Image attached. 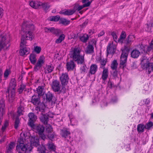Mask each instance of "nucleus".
I'll list each match as a JSON object with an SVG mask.
<instances>
[{"label":"nucleus","instance_id":"f257e3e1","mask_svg":"<svg viewBox=\"0 0 153 153\" xmlns=\"http://www.w3.org/2000/svg\"><path fill=\"white\" fill-rule=\"evenodd\" d=\"M82 51L79 47L72 48L70 52V57L73 60L77 62L78 64H82L80 68L81 73H84L87 71V67L84 64V55L82 53Z\"/></svg>","mask_w":153,"mask_h":153},{"label":"nucleus","instance_id":"f03ea898","mask_svg":"<svg viewBox=\"0 0 153 153\" xmlns=\"http://www.w3.org/2000/svg\"><path fill=\"white\" fill-rule=\"evenodd\" d=\"M34 29V25L30 22L24 21L22 25V30L26 34V35H22L21 39L20 47L23 48L27 46L26 40L31 41L34 39V36L31 31Z\"/></svg>","mask_w":153,"mask_h":153},{"label":"nucleus","instance_id":"7ed1b4c3","mask_svg":"<svg viewBox=\"0 0 153 153\" xmlns=\"http://www.w3.org/2000/svg\"><path fill=\"white\" fill-rule=\"evenodd\" d=\"M26 136L23 132L20 134V137L18 140L19 144L16 146V149L19 153H29L32 148L30 145H25L23 143L24 140H25Z\"/></svg>","mask_w":153,"mask_h":153},{"label":"nucleus","instance_id":"20e7f679","mask_svg":"<svg viewBox=\"0 0 153 153\" xmlns=\"http://www.w3.org/2000/svg\"><path fill=\"white\" fill-rule=\"evenodd\" d=\"M15 79H11L9 87L6 92V97L10 102H12L15 99V87L16 86Z\"/></svg>","mask_w":153,"mask_h":153},{"label":"nucleus","instance_id":"39448f33","mask_svg":"<svg viewBox=\"0 0 153 153\" xmlns=\"http://www.w3.org/2000/svg\"><path fill=\"white\" fill-rule=\"evenodd\" d=\"M10 40V36L8 34L6 35L0 31V51L2 49H7L9 47Z\"/></svg>","mask_w":153,"mask_h":153},{"label":"nucleus","instance_id":"423d86ee","mask_svg":"<svg viewBox=\"0 0 153 153\" xmlns=\"http://www.w3.org/2000/svg\"><path fill=\"white\" fill-rule=\"evenodd\" d=\"M30 102L34 105H37L35 110L38 112L40 111L43 112L45 108V105L44 103L41 102L39 96L36 95H34L32 96Z\"/></svg>","mask_w":153,"mask_h":153},{"label":"nucleus","instance_id":"0eeeda50","mask_svg":"<svg viewBox=\"0 0 153 153\" xmlns=\"http://www.w3.org/2000/svg\"><path fill=\"white\" fill-rule=\"evenodd\" d=\"M141 62L142 63H143V68L145 69L148 74L153 71V63L149 62V59L146 57L142 58L141 59Z\"/></svg>","mask_w":153,"mask_h":153},{"label":"nucleus","instance_id":"6e6552de","mask_svg":"<svg viewBox=\"0 0 153 153\" xmlns=\"http://www.w3.org/2000/svg\"><path fill=\"white\" fill-rule=\"evenodd\" d=\"M128 49H124L122 51V53L120 56V67L123 69L126 66L128 55Z\"/></svg>","mask_w":153,"mask_h":153},{"label":"nucleus","instance_id":"1a4fd4ad","mask_svg":"<svg viewBox=\"0 0 153 153\" xmlns=\"http://www.w3.org/2000/svg\"><path fill=\"white\" fill-rule=\"evenodd\" d=\"M52 88L55 92H59L60 93L62 92V90L65 92V88L62 86V89H61V86L59 82L57 80H55L53 81L51 85Z\"/></svg>","mask_w":153,"mask_h":153},{"label":"nucleus","instance_id":"9d476101","mask_svg":"<svg viewBox=\"0 0 153 153\" xmlns=\"http://www.w3.org/2000/svg\"><path fill=\"white\" fill-rule=\"evenodd\" d=\"M137 47L142 53L143 52L145 53L147 51H149L153 49V40L151 41L149 46L139 44Z\"/></svg>","mask_w":153,"mask_h":153},{"label":"nucleus","instance_id":"9b49d317","mask_svg":"<svg viewBox=\"0 0 153 153\" xmlns=\"http://www.w3.org/2000/svg\"><path fill=\"white\" fill-rule=\"evenodd\" d=\"M33 128L35 131L38 133L40 137L42 138L44 140L46 138V136L43 133L44 131V127L41 125H35L32 127Z\"/></svg>","mask_w":153,"mask_h":153},{"label":"nucleus","instance_id":"f8f14e48","mask_svg":"<svg viewBox=\"0 0 153 153\" xmlns=\"http://www.w3.org/2000/svg\"><path fill=\"white\" fill-rule=\"evenodd\" d=\"M44 30L45 32H51L56 36H59L61 33V30L59 29H55L53 27H45Z\"/></svg>","mask_w":153,"mask_h":153},{"label":"nucleus","instance_id":"ddd939ff","mask_svg":"<svg viewBox=\"0 0 153 153\" xmlns=\"http://www.w3.org/2000/svg\"><path fill=\"white\" fill-rule=\"evenodd\" d=\"M28 116L29 118V122L28 123V125L31 127H33L34 125V123L36 120V116L32 113H29Z\"/></svg>","mask_w":153,"mask_h":153},{"label":"nucleus","instance_id":"4468645a","mask_svg":"<svg viewBox=\"0 0 153 153\" xmlns=\"http://www.w3.org/2000/svg\"><path fill=\"white\" fill-rule=\"evenodd\" d=\"M116 47L115 45L113 43H109L107 47V55L109 54L113 55L115 52V50Z\"/></svg>","mask_w":153,"mask_h":153},{"label":"nucleus","instance_id":"2eb2a0df","mask_svg":"<svg viewBox=\"0 0 153 153\" xmlns=\"http://www.w3.org/2000/svg\"><path fill=\"white\" fill-rule=\"evenodd\" d=\"M44 57L43 56H41L38 59V61L34 67V70L36 71L38 70L42 66L44 63Z\"/></svg>","mask_w":153,"mask_h":153},{"label":"nucleus","instance_id":"dca6fc26","mask_svg":"<svg viewBox=\"0 0 153 153\" xmlns=\"http://www.w3.org/2000/svg\"><path fill=\"white\" fill-rule=\"evenodd\" d=\"M60 80L62 85L67 84L68 81V76L67 73H62L60 77Z\"/></svg>","mask_w":153,"mask_h":153},{"label":"nucleus","instance_id":"f3484780","mask_svg":"<svg viewBox=\"0 0 153 153\" xmlns=\"http://www.w3.org/2000/svg\"><path fill=\"white\" fill-rule=\"evenodd\" d=\"M30 6L35 9H39L41 8L42 2L37 1H32L29 3Z\"/></svg>","mask_w":153,"mask_h":153},{"label":"nucleus","instance_id":"a211bd4d","mask_svg":"<svg viewBox=\"0 0 153 153\" xmlns=\"http://www.w3.org/2000/svg\"><path fill=\"white\" fill-rule=\"evenodd\" d=\"M66 66V68L68 71L73 70L74 68L75 67V65L74 62L72 60L67 62Z\"/></svg>","mask_w":153,"mask_h":153},{"label":"nucleus","instance_id":"6ab92c4d","mask_svg":"<svg viewBox=\"0 0 153 153\" xmlns=\"http://www.w3.org/2000/svg\"><path fill=\"white\" fill-rule=\"evenodd\" d=\"M26 145H30L32 148V146L36 147L39 145V139L37 137H32L31 139L30 144Z\"/></svg>","mask_w":153,"mask_h":153},{"label":"nucleus","instance_id":"aec40b11","mask_svg":"<svg viewBox=\"0 0 153 153\" xmlns=\"http://www.w3.org/2000/svg\"><path fill=\"white\" fill-rule=\"evenodd\" d=\"M98 69L97 65L95 64H92L90 66V70L88 72L89 74H94Z\"/></svg>","mask_w":153,"mask_h":153},{"label":"nucleus","instance_id":"412c9836","mask_svg":"<svg viewBox=\"0 0 153 153\" xmlns=\"http://www.w3.org/2000/svg\"><path fill=\"white\" fill-rule=\"evenodd\" d=\"M89 3H88L86 4H83L82 5L80 6L78 4H76L74 5L73 10L75 13L76 11H79L84 7L89 6Z\"/></svg>","mask_w":153,"mask_h":153},{"label":"nucleus","instance_id":"4be33fe9","mask_svg":"<svg viewBox=\"0 0 153 153\" xmlns=\"http://www.w3.org/2000/svg\"><path fill=\"white\" fill-rule=\"evenodd\" d=\"M102 73L101 78L104 81L106 80L108 77V68H104Z\"/></svg>","mask_w":153,"mask_h":153},{"label":"nucleus","instance_id":"5701e85b","mask_svg":"<svg viewBox=\"0 0 153 153\" xmlns=\"http://www.w3.org/2000/svg\"><path fill=\"white\" fill-rule=\"evenodd\" d=\"M54 67L52 65H46L44 68V72L45 74L51 73L53 70Z\"/></svg>","mask_w":153,"mask_h":153},{"label":"nucleus","instance_id":"b1692460","mask_svg":"<svg viewBox=\"0 0 153 153\" xmlns=\"http://www.w3.org/2000/svg\"><path fill=\"white\" fill-rule=\"evenodd\" d=\"M24 109L23 104L22 103H20L19 106L17 108V117H19L21 115L23 114V112H24Z\"/></svg>","mask_w":153,"mask_h":153},{"label":"nucleus","instance_id":"393cba45","mask_svg":"<svg viewBox=\"0 0 153 153\" xmlns=\"http://www.w3.org/2000/svg\"><path fill=\"white\" fill-rule=\"evenodd\" d=\"M140 54V52L139 50L134 49L131 52V56L133 58H137L139 57Z\"/></svg>","mask_w":153,"mask_h":153},{"label":"nucleus","instance_id":"a878e982","mask_svg":"<svg viewBox=\"0 0 153 153\" xmlns=\"http://www.w3.org/2000/svg\"><path fill=\"white\" fill-rule=\"evenodd\" d=\"M135 39V37L133 35H129L125 41V43L126 44H131Z\"/></svg>","mask_w":153,"mask_h":153},{"label":"nucleus","instance_id":"bb28decb","mask_svg":"<svg viewBox=\"0 0 153 153\" xmlns=\"http://www.w3.org/2000/svg\"><path fill=\"white\" fill-rule=\"evenodd\" d=\"M30 52V49L27 48H23L21 49L20 50V55L21 56H23L25 55L28 54Z\"/></svg>","mask_w":153,"mask_h":153},{"label":"nucleus","instance_id":"cd10ccee","mask_svg":"<svg viewBox=\"0 0 153 153\" xmlns=\"http://www.w3.org/2000/svg\"><path fill=\"white\" fill-rule=\"evenodd\" d=\"M74 13V11L73 10H67L65 11H60L59 12V13L60 14H63L65 15H71L73 14Z\"/></svg>","mask_w":153,"mask_h":153},{"label":"nucleus","instance_id":"c85d7f7f","mask_svg":"<svg viewBox=\"0 0 153 153\" xmlns=\"http://www.w3.org/2000/svg\"><path fill=\"white\" fill-rule=\"evenodd\" d=\"M41 121L45 125L47 124L48 117L47 115L43 114L40 118Z\"/></svg>","mask_w":153,"mask_h":153},{"label":"nucleus","instance_id":"c756f323","mask_svg":"<svg viewBox=\"0 0 153 153\" xmlns=\"http://www.w3.org/2000/svg\"><path fill=\"white\" fill-rule=\"evenodd\" d=\"M15 144L14 142H11L8 146L7 147L6 153H11L12 149L14 147Z\"/></svg>","mask_w":153,"mask_h":153},{"label":"nucleus","instance_id":"7c9ffc66","mask_svg":"<svg viewBox=\"0 0 153 153\" xmlns=\"http://www.w3.org/2000/svg\"><path fill=\"white\" fill-rule=\"evenodd\" d=\"M107 60L106 59L102 58L100 57L99 58V61L101 64L100 68L102 69H103L104 68H105V66L106 65Z\"/></svg>","mask_w":153,"mask_h":153},{"label":"nucleus","instance_id":"2f4dec72","mask_svg":"<svg viewBox=\"0 0 153 153\" xmlns=\"http://www.w3.org/2000/svg\"><path fill=\"white\" fill-rule=\"evenodd\" d=\"M94 48L93 45H88L86 48L85 52L88 54L92 53L94 52Z\"/></svg>","mask_w":153,"mask_h":153},{"label":"nucleus","instance_id":"473e14b6","mask_svg":"<svg viewBox=\"0 0 153 153\" xmlns=\"http://www.w3.org/2000/svg\"><path fill=\"white\" fill-rule=\"evenodd\" d=\"M53 97V94L50 92H48L45 94V95L44 96V97H46V100L47 102H50L51 101Z\"/></svg>","mask_w":153,"mask_h":153},{"label":"nucleus","instance_id":"72a5a7b5","mask_svg":"<svg viewBox=\"0 0 153 153\" xmlns=\"http://www.w3.org/2000/svg\"><path fill=\"white\" fill-rule=\"evenodd\" d=\"M43 86H39L38 87L36 90L37 93L38 94V96H41L43 94Z\"/></svg>","mask_w":153,"mask_h":153},{"label":"nucleus","instance_id":"f704fd0d","mask_svg":"<svg viewBox=\"0 0 153 153\" xmlns=\"http://www.w3.org/2000/svg\"><path fill=\"white\" fill-rule=\"evenodd\" d=\"M70 120L71 124L72 125H75L77 124V121L74 118H72V115L71 114L68 115Z\"/></svg>","mask_w":153,"mask_h":153},{"label":"nucleus","instance_id":"c9c22d12","mask_svg":"<svg viewBox=\"0 0 153 153\" xmlns=\"http://www.w3.org/2000/svg\"><path fill=\"white\" fill-rule=\"evenodd\" d=\"M126 37V33L124 31H122L120 35V38L118 39V41L121 43L123 42L124 39Z\"/></svg>","mask_w":153,"mask_h":153},{"label":"nucleus","instance_id":"e433bc0d","mask_svg":"<svg viewBox=\"0 0 153 153\" xmlns=\"http://www.w3.org/2000/svg\"><path fill=\"white\" fill-rule=\"evenodd\" d=\"M145 126L142 124H139L137 125V130L139 132H142L144 131Z\"/></svg>","mask_w":153,"mask_h":153},{"label":"nucleus","instance_id":"4c0bfd02","mask_svg":"<svg viewBox=\"0 0 153 153\" xmlns=\"http://www.w3.org/2000/svg\"><path fill=\"white\" fill-rule=\"evenodd\" d=\"M29 59L32 64L35 63L36 61V55L33 54H31L29 56Z\"/></svg>","mask_w":153,"mask_h":153},{"label":"nucleus","instance_id":"58836bf2","mask_svg":"<svg viewBox=\"0 0 153 153\" xmlns=\"http://www.w3.org/2000/svg\"><path fill=\"white\" fill-rule=\"evenodd\" d=\"M70 134V133L69 131L65 130H62L61 132V134L62 136L65 138H66Z\"/></svg>","mask_w":153,"mask_h":153},{"label":"nucleus","instance_id":"ea45409f","mask_svg":"<svg viewBox=\"0 0 153 153\" xmlns=\"http://www.w3.org/2000/svg\"><path fill=\"white\" fill-rule=\"evenodd\" d=\"M65 36V35L64 34H61L59 38L56 40L55 43L56 44H59L61 43L64 39Z\"/></svg>","mask_w":153,"mask_h":153},{"label":"nucleus","instance_id":"a19ab883","mask_svg":"<svg viewBox=\"0 0 153 153\" xmlns=\"http://www.w3.org/2000/svg\"><path fill=\"white\" fill-rule=\"evenodd\" d=\"M145 128L148 130H149L153 128V122L151 121H149V122L146 124L145 125Z\"/></svg>","mask_w":153,"mask_h":153},{"label":"nucleus","instance_id":"79ce46f5","mask_svg":"<svg viewBox=\"0 0 153 153\" xmlns=\"http://www.w3.org/2000/svg\"><path fill=\"white\" fill-rule=\"evenodd\" d=\"M37 150L41 153H45L46 149L45 146L42 145L39 146L37 148Z\"/></svg>","mask_w":153,"mask_h":153},{"label":"nucleus","instance_id":"37998d69","mask_svg":"<svg viewBox=\"0 0 153 153\" xmlns=\"http://www.w3.org/2000/svg\"><path fill=\"white\" fill-rule=\"evenodd\" d=\"M59 22L60 24L64 25H67L69 24L70 21L64 18H61L60 19Z\"/></svg>","mask_w":153,"mask_h":153},{"label":"nucleus","instance_id":"c03bdc74","mask_svg":"<svg viewBox=\"0 0 153 153\" xmlns=\"http://www.w3.org/2000/svg\"><path fill=\"white\" fill-rule=\"evenodd\" d=\"M47 145L48 146V149L50 150L53 151H55V146L53 143H48Z\"/></svg>","mask_w":153,"mask_h":153},{"label":"nucleus","instance_id":"a18cd8bd","mask_svg":"<svg viewBox=\"0 0 153 153\" xmlns=\"http://www.w3.org/2000/svg\"><path fill=\"white\" fill-rule=\"evenodd\" d=\"M118 64L116 60H114L111 65V68L113 70H115L117 69Z\"/></svg>","mask_w":153,"mask_h":153},{"label":"nucleus","instance_id":"49530a36","mask_svg":"<svg viewBox=\"0 0 153 153\" xmlns=\"http://www.w3.org/2000/svg\"><path fill=\"white\" fill-rule=\"evenodd\" d=\"M60 17L58 15L56 16H53L50 17V20L51 21L57 22L59 20V21Z\"/></svg>","mask_w":153,"mask_h":153},{"label":"nucleus","instance_id":"de8ad7c7","mask_svg":"<svg viewBox=\"0 0 153 153\" xmlns=\"http://www.w3.org/2000/svg\"><path fill=\"white\" fill-rule=\"evenodd\" d=\"M50 6L49 4L48 3H42V5L41 6V8H42L45 10H48L50 7Z\"/></svg>","mask_w":153,"mask_h":153},{"label":"nucleus","instance_id":"09e8293b","mask_svg":"<svg viewBox=\"0 0 153 153\" xmlns=\"http://www.w3.org/2000/svg\"><path fill=\"white\" fill-rule=\"evenodd\" d=\"M88 39V37L87 34H84L80 37V40L84 42H86Z\"/></svg>","mask_w":153,"mask_h":153},{"label":"nucleus","instance_id":"8fccbe9b","mask_svg":"<svg viewBox=\"0 0 153 153\" xmlns=\"http://www.w3.org/2000/svg\"><path fill=\"white\" fill-rule=\"evenodd\" d=\"M18 117H16L15 120L14 126L15 128L16 129H17L18 128L20 123V121Z\"/></svg>","mask_w":153,"mask_h":153},{"label":"nucleus","instance_id":"3c124183","mask_svg":"<svg viewBox=\"0 0 153 153\" xmlns=\"http://www.w3.org/2000/svg\"><path fill=\"white\" fill-rule=\"evenodd\" d=\"M41 50V48L39 46H36L34 47V51L37 54L39 53Z\"/></svg>","mask_w":153,"mask_h":153},{"label":"nucleus","instance_id":"603ef678","mask_svg":"<svg viewBox=\"0 0 153 153\" xmlns=\"http://www.w3.org/2000/svg\"><path fill=\"white\" fill-rule=\"evenodd\" d=\"M152 26V22H149L147 23L146 24V30L148 32H150L151 30V28Z\"/></svg>","mask_w":153,"mask_h":153},{"label":"nucleus","instance_id":"864d4df0","mask_svg":"<svg viewBox=\"0 0 153 153\" xmlns=\"http://www.w3.org/2000/svg\"><path fill=\"white\" fill-rule=\"evenodd\" d=\"M46 130L48 134L50 133H51V132L53 131V129L51 127V126L49 125H48L46 126Z\"/></svg>","mask_w":153,"mask_h":153},{"label":"nucleus","instance_id":"5fc2aeb1","mask_svg":"<svg viewBox=\"0 0 153 153\" xmlns=\"http://www.w3.org/2000/svg\"><path fill=\"white\" fill-rule=\"evenodd\" d=\"M25 86L23 84L21 85L19 88L18 89V92L19 94L21 93L25 88Z\"/></svg>","mask_w":153,"mask_h":153},{"label":"nucleus","instance_id":"6e6d98bb","mask_svg":"<svg viewBox=\"0 0 153 153\" xmlns=\"http://www.w3.org/2000/svg\"><path fill=\"white\" fill-rule=\"evenodd\" d=\"M8 122L7 120L5 121L3 125L2 126L1 130L4 131L6 129L7 126H8Z\"/></svg>","mask_w":153,"mask_h":153},{"label":"nucleus","instance_id":"4d7b16f0","mask_svg":"<svg viewBox=\"0 0 153 153\" xmlns=\"http://www.w3.org/2000/svg\"><path fill=\"white\" fill-rule=\"evenodd\" d=\"M10 73V71L9 69H7L4 72V77L6 78L8 77Z\"/></svg>","mask_w":153,"mask_h":153},{"label":"nucleus","instance_id":"13d9d810","mask_svg":"<svg viewBox=\"0 0 153 153\" xmlns=\"http://www.w3.org/2000/svg\"><path fill=\"white\" fill-rule=\"evenodd\" d=\"M111 35L113 37L114 41L117 42L118 41L117 36L116 34L114 32H113L111 33Z\"/></svg>","mask_w":153,"mask_h":153},{"label":"nucleus","instance_id":"bf43d9fd","mask_svg":"<svg viewBox=\"0 0 153 153\" xmlns=\"http://www.w3.org/2000/svg\"><path fill=\"white\" fill-rule=\"evenodd\" d=\"M54 134L53 132H52L51 133H50L48 134V137L50 139H53L54 137Z\"/></svg>","mask_w":153,"mask_h":153},{"label":"nucleus","instance_id":"052dcab7","mask_svg":"<svg viewBox=\"0 0 153 153\" xmlns=\"http://www.w3.org/2000/svg\"><path fill=\"white\" fill-rule=\"evenodd\" d=\"M82 3L83 4H85L89 3V6L90 5L91 2L89 1V0H82Z\"/></svg>","mask_w":153,"mask_h":153},{"label":"nucleus","instance_id":"680f3d73","mask_svg":"<svg viewBox=\"0 0 153 153\" xmlns=\"http://www.w3.org/2000/svg\"><path fill=\"white\" fill-rule=\"evenodd\" d=\"M105 34V32L103 30L101 31L100 33L98 34V36L100 37L103 36Z\"/></svg>","mask_w":153,"mask_h":153},{"label":"nucleus","instance_id":"e2e57ef3","mask_svg":"<svg viewBox=\"0 0 153 153\" xmlns=\"http://www.w3.org/2000/svg\"><path fill=\"white\" fill-rule=\"evenodd\" d=\"M3 15V10L0 7V18H1Z\"/></svg>","mask_w":153,"mask_h":153},{"label":"nucleus","instance_id":"0e129e2a","mask_svg":"<svg viewBox=\"0 0 153 153\" xmlns=\"http://www.w3.org/2000/svg\"><path fill=\"white\" fill-rule=\"evenodd\" d=\"M144 102L145 103V104H146V105L149 104L150 103L149 100V99H146Z\"/></svg>","mask_w":153,"mask_h":153},{"label":"nucleus","instance_id":"69168bd1","mask_svg":"<svg viewBox=\"0 0 153 153\" xmlns=\"http://www.w3.org/2000/svg\"><path fill=\"white\" fill-rule=\"evenodd\" d=\"M1 81V74L0 73V83Z\"/></svg>","mask_w":153,"mask_h":153},{"label":"nucleus","instance_id":"338daca9","mask_svg":"<svg viewBox=\"0 0 153 153\" xmlns=\"http://www.w3.org/2000/svg\"><path fill=\"white\" fill-rule=\"evenodd\" d=\"M117 100V99H116V98H115V100H112V102H116V101Z\"/></svg>","mask_w":153,"mask_h":153},{"label":"nucleus","instance_id":"774afa93","mask_svg":"<svg viewBox=\"0 0 153 153\" xmlns=\"http://www.w3.org/2000/svg\"><path fill=\"white\" fill-rule=\"evenodd\" d=\"M151 118L153 119V113H152L151 114Z\"/></svg>","mask_w":153,"mask_h":153}]
</instances>
